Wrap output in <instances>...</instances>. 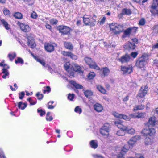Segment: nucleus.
<instances>
[{
  "instance_id": "1",
  "label": "nucleus",
  "mask_w": 158,
  "mask_h": 158,
  "mask_svg": "<svg viewBox=\"0 0 158 158\" xmlns=\"http://www.w3.org/2000/svg\"><path fill=\"white\" fill-rule=\"evenodd\" d=\"M148 59V55L147 54H143L137 60L135 64L136 66L141 69H145L146 65L147 64V61Z\"/></svg>"
},
{
  "instance_id": "2",
  "label": "nucleus",
  "mask_w": 158,
  "mask_h": 158,
  "mask_svg": "<svg viewBox=\"0 0 158 158\" xmlns=\"http://www.w3.org/2000/svg\"><path fill=\"white\" fill-rule=\"evenodd\" d=\"M110 30L114 34H119L123 31V28L122 25L116 23H112L109 24Z\"/></svg>"
},
{
  "instance_id": "3",
  "label": "nucleus",
  "mask_w": 158,
  "mask_h": 158,
  "mask_svg": "<svg viewBox=\"0 0 158 158\" xmlns=\"http://www.w3.org/2000/svg\"><path fill=\"white\" fill-rule=\"evenodd\" d=\"M113 115L116 118L122 119L127 121H129L131 118H137V113H132L129 114V117L127 116L114 112L113 113Z\"/></svg>"
},
{
  "instance_id": "4",
  "label": "nucleus",
  "mask_w": 158,
  "mask_h": 158,
  "mask_svg": "<svg viewBox=\"0 0 158 158\" xmlns=\"http://www.w3.org/2000/svg\"><path fill=\"white\" fill-rule=\"evenodd\" d=\"M96 16L94 15L93 17L85 15L83 17V22L86 25H89L91 26H94L96 23Z\"/></svg>"
},
{
  "instance_id": "5",
  "label": "nucleus",
  "mask_w": 158,
  "mask_h": 158,
  "mask_svg": "<svg viewBox=\"0 0 158 158\" xmlns=\"http://www.w3.org/2000/svg\"><path fill=\"white\" fill-rule=\"evenodd\" d=\"M110 128V125L108 123H106L101 128L100 133L104 137L107 138L109 137Z\"/></svg>"
},
{
  "instance_id": "6",
  "label": "nucleus",
  "mask_w": 158,
  "mask_h": 158,
  "mask_svg": "<svg viewBox=\"0 0 158 158\" xmlns=\"http://www.w3.org/2000/svg\"><path fill=\"white\" fill-rule=\"evenodd\" d=\"M85 60L86 63L89 66L90 68L97 70L100 69L99 67L96 64L95 62L92 61L91 58L88 57H85Z\"/></svg>"
},
{
  "instance_id": "7",
  "label": "nucleus",
  "mask_w": 158,
  "mask_h": 158,
  "mask_svg": "<svg viewBox=\"0 0 158 158\" xmlns=\"http://www.w3.org/2000/svg\"><path fill=\"white\" fill-rule=\"evenodd\" d=\"M141 138V136L139 135L133 136L130 138L127 143L130 147H133L136 143Z\"/></svg>"
},
{
  "instance_id": "8",
  "label": "nucleus",
  "mask_w": 158,
  "mask_h": 158,
  "mask_svg": "<svg viewBox=\"0 0 158 158\" xmlns=\"http://www.w3.org/2000/svg\"><path fill=\"white\" fill-rule=\"evenodd\" d=\"M141 133L144 136H152L154 135L156 133V131L153 128L144 129L142 131Z\"/></svg>"
},
{
  "instance_id": "9",
  "label": "nucleus",
  "mask_w": 158,
  "mask_h": 158,
  "mask_svg": "<svg viewBox=\"0 0 158 158\" xmlns=\"http://www.w3.org/2000/svg\"><path fill=\"white\" fill-rule=\"evenodd\" d=\"M148 91V87L145 86H142L139 91L138 98L139 99L144 97Z\"/></svg>"
},
{
  "instance_id": "10",
  "label": "nucleus",
  "mask_w": 158,
  "mask_h": 158,
  "mask_svg": "<svg viewBox=\"0 0 158 158\" xmlns=\"http://www.w3.org/2000/svg\"><path fill=\"white\" fill-rule=\"evenodd\" d=\"M148 91V87L145 86H142L139 91L138 98L139 99L144 97Z\"/></svg>"
},
{
  "instance_id": "11",
  "label": "nucleus",
  "mask_w": 158,
  "mask_h": 158,
  "mask_svg": "<svg viewBox=\"0 0 158 158\" xmlns=\"http://www.w3.org/2000/svg\"><path fill=\"white\" fill-rule=\"evenodd\" d=\"M121 70L123 73L129 74L133 72V68L131 66H121Z\"/></svg>"
},
{
  "instance_id": "12",
  "label": "nucleus",
  "mask_w": 158,
  "mask_h": 158,
  "mask_svg": "<svg viewBox=\"0 0 158 158\" xmlns=\"http://www.w3.org/2000/svg\"><path fill=\"white\" fill-rule=\"evenodd\" d=\"M57 29L60 32L65 34L68 33L70 31L69 27L64 26H60L57 27Z\"/></svg>"
},
{
  "instance_id": "13",
  "label": "nucleus",
  "mask_w": 158,
  "mask_h": 158,
  "mask_svg": "<svg viewBox=\"0 0 158 158\" xmlns=\"http://www.w3.org/2000/svg\"><path fill=\"white\" fill-rule=\"evenodd\" d=\"M56 45L55 44H47L45 45V50L48 52H51L54 49V47Z\"/></svg>"
},
{
  "instance_id": "14",
  "label": "nucleus",
  "mask_w": 158,
  "mask_h": 158,
  "mask_svg": "<svg viewBox=\"0 0 158 158\" xmlns=\"http://www.w3.org/2000/svg\"><path fill=\"white\" fill-rule=\"evenodd\" d=\"M135 28L133 27L128 28L124 31V34L123 35L122 37L125 38L129 36L132 31L135 30Z\"/></svg>"
},
{
  "instance_id": "15",
  "label": "nucleus",
  "mask_w": 158,
  "mask_h": 158,
  "mask_svg": "<svg viewBox=\"0 0 158 158\" xmlns=\"http://www.w3.org/2000/svg\"><path fill=\"white\" fill-rule=\"evenodd\" d=\"M20 28L23 32H28L31 30V28L28 25H26L23 23H20L19 24Z\"/></svg>"
},
{
  "instance_id": "16",
  "label": "nucleus",
  "mask_w": 158,
  "mask_h": 158,
  "mask_svg": "<svg viewBox=\"0 0 158 158\" xmlns=\"http://www.w3.org/2000/svg\"><path fill=\"white\" fill-rule=\"evenodd\" d=\"M144 142L145 145L147 146L152 145L154 143V141L153 138L147 137L144 139Z\"/></svg>"
},
{
  "instance_id": "17",
  "label": "nucleus",
  "mask_w": 158,
  "mask_h": 158,
  "mask_svg": "<svg viewBox=\"0 0 158 158\" xmlns=\"http://www.w3.org/2000/svg\"><path fill=\"white\" fill-rule=\"evenodd\" d=\"M28 46L31 48H34L36 46V44L35 43L34 40L33 38H30L28 37Z\"/></svg>"
},
{
  "instance_id": "18",
  "label": "nucleus",
  "mask_w": 158,
  "mask_h": 158,
  "mask_svg": "<svg viewBox=\"0 0 158 158\" xmlns=\"http://www.w3.org/2000/svg\"><path fill=\"white\" fill-rule=\"evenodd\" d=\"M94 110L98 112H101L103 110L102 106L99 103H96L94 105Z\"/></svg>"
},
{
  "instance_id": "19",
  "label": "nucleus",
  "mask_w": 158,
  "mask_h": 158,
  "mask_svg": "<svg viewBox=\"0 0 158 158\" xmlns=\"http://www.w3.org/2000/svg\"><path fill=\"white\" fill-rule=\"evenodd\" d=\"M156 122V119L155 117H151L149 118L148 123V125L154 126Z\"/></svg>"
},
{
  "instance_id": "20",
  "label": "nucleus",
  "mask_w": 158,
  "mask_h": 158,
  "mask_svg": "<svg viewBox=\"0 0 158 158\" xmlns=\"http://www.w3.org/2000/svg\"><path fill=\"white\" fill-rule=\"evenodd\" d=\"M130 59L129 56L126 55L123 56L120 58L119 59V61L122 63L127 62Z\"/></svg>"
},
{
  "instance_id": "21",
  "label": "nucleus",
  "mask_w": 158,
  "mask_h": 158,
  "mask_svg": "<svg viewBox=\"0 0 158 158\" xmlns=\"http://www.w3.org/2000/svg\"><path fill=\"white\" fill-rule=\"evenodd\" d=\"M135 45L134 43L129 42L124 46V48L128 50L134 49L135 48Z\"/></svg>"
},
{
  "instance_id": "22",
  "label": "nucleus",
  "mask_w": 158,
  "mask_h": 158,
  "mask_svg": "<svg viewBox=\"0 0 158 158\" xmlns=\"http://www.w3.org/2000/svg\"><path fill=\"white\" fill-rule=\"evenodd\" d=\"M68 81H69L71 84L76 89H81L83 88V87L81 85L77 84L73 80L69 81L68 80Z\"/></svg>"
},
{
  "instance_id": "23",
  "label": "nucleus",
  "mask_w": 158,
  "mask_h": 158,
  "mask_svg": "<svg viewBox=\"0 0 158 158\" xmlns=\"http://www.w3.org/2000/svg\"><path fill=\"white\" fill-rule=\"evenodd\" d=\"M158 6V1L157 0H153V3L152 6V10H150L153 11L154 12H156L157 10H156Z\"/></svg>"
},
{
  "instance_id": "24",
  "label": "nucleus",
  "mask_w": 158,
  "mask_h": 158,
  "mask_svg": "<svg viewBox=\"0 0 158 158\" xmlns=\"http://www.w3.org/2000/svg\"><path fill=\"white\" fill-rule=\"evenodd\" d=\"M114 123L116 126L120 129L126 130V126L123 125L121 121H116L114 122Z\"/></svg>"
},
{
  "instance_id": "25",
  "label": "nucleus",
  "mask_w": 158,
  "mask_h": 158,
  "mask_svg": "<svg viewBox=\"0 0 158 158\" xmlns=\"http://www.w3.org/2000/svg\"><path fill=\"white\" fill-rule=\"evenodd\" d=\"M2 73L3 75L2 76V77L3 79H6L9 77V73L7 69L4 68L2 69Z\"/></svg>"
},
{
  "instance_id": "26",
  "label": "nucleus",
  "mask_w": 158,
  "mask_h": 158,
  "mask_svg": "<svg viewBox=\"0 0 158 158\" xmlns=\"http://www.w3.org/2000/svg\"><path fill=\"white\" fill-rule=\"evenodd\" d=\"M126 130H124L128 134L131 135H133L135 133V130L132 128H130L126 126Z\"/></svg>"
},
{
  "instance_id": "27",
  "label": "nucleus",
  "mask_w": 158,
  "mask_h": 158,
  "mask_svg": "<svg viewBox=\"0 0 158 158\" xmlns=\"http://www.w3.org/2000/svg\"><path fill=\"white\" fill-rule=\"evenodd\" d=\"M90 146L94 149L96 148L98 145V142L96 140H92L90 142Z\"/></svg>"
},
{
  "instance_id": "28",
  "label": "nucleus",
  "mask_w": 158,
  "mask_h": 158,
  "mask_svg": "<svg viewBox=\"0 0 158 158\" xmlns=\"http://www.w3.org/2000/svg\"><path fill=\"white\" fill-rule=\"evenodd\" d=\"M145 108V106L143 105H136L134 107L133 111L134 112L138 110H141Z\"/></svg>"
},
{
  "instance_id": "29",
  "label": "nucleus",
  "mask_w": 158,
  "mask_h": 158,
  "mask_svg": "<svg viewBox=\"0 0 158 158\" xmlns=\"http://www.w3.org/2000/svg\"><path fill=\"white\" fill-rule=\"evenodd\" d=\"M65 48L69 50H72L73 48V46L72 44L69 42H65L64 43Z\"/></svg>"
},
{
  "instance_id": "30",
  "label": "nucleus",
  "mask_w": 158,
  "mask_h": 158,
  "mask_svg": "<svg viewBox=\"0 0 158 158\" xmlns=\"http://www.w3.org/2000/svg\"><path fill=\"white\" fill-rule=\"evenodd\" d=\"M103 74L104 76L108 75L110 73V70L107 67L103 68L102 69Z\"/></svg>"
},
{
  "instance_id": "31",
  "label": "nucleus",
  "mask_w": 158,
  "mask_h": 158,
  "mask_svg": "<svg viewBox=\"0 0 158 158\" xmlns=\"http://www.w3.org/2000/svg\"><path fill=\"white\" fill-rule=\"evenodd\" d=\"M97 88L98 90L101 92V93L105 94L106 93V89L102 86L100 85H97Z\"/></svg>"
},
{
  "instance_id": "32",
  "label": "nucleus",
  "mask_w": 158,
  "mask_h": 158,
  "mask_svg": "<svg viewBox=\"0 0 158 158\" xmlns=\"http://www.w3.org/2000/svg\"><path fill=\"white\" fill-rule=\"evenodd\" d=\"M1 21L6 29L8 30L10 29V26L7 22L3 19L1 20Z\"/></svg>"
},
{
  "instance_id": "33",
  "label": "nucleus",
  "mask_w": 158,
  "mask_h": 158,
  "mask_svg": "<svg viewBox=\"0 0 158 158\" xmlns=\"http://www.w3.org/2000/svg\"><path fill=\"white\" fill-rule=\"evenodd\" d=\"M27 106V105L25 103H23L20 102L19 103L18 106L19 108L24 110Z\"/></svg>"
},
{
  "instance_id": "34",
  "label": "nucleus",
  "mask_w": 158,
  "mask_h": 158,
  "mask_svg": "<svg viewBox=\"0 0 158 158\" xmlns=\"http://www.w3.org/2000/svg\"><path fill=\"white\" fill-rule=\"evenodd\" d=\"M16 54L15 53L13 52L12 53H9L8 55V57L9 58L10 60L12 61L14 58L16 56Z\"/></svg>"
},
{
  "instance_id": "35",
  "label": "nucleus",
  "mask_w": 158,
  "mask_h": 158,
  "mask_svg": "<svg viewBox=\"0 0 158 158\" xmlns=\"http://www.w3.org/2000/svg\"><path fill=\"white\" fill-rule=\"evenodd\" d=\"M146 116V114L145 112H140L137 113V118H143Z\"/></svg>"
},
{
  "instance_id": "36",
  "label": "nucleus",
  "mask_w": 158,
  "mask_h": 158,
  "mask_svg": "<svg viewBox=\"0 0 158 158\" xmlns=\"http://www.w3.org/2000/svg\"><path fill=\"white\" fill-rule=\"evenodd\" d=\"M74 71L78 72L79 73H82V71L81 69V68L79 66L76 64L74 65Z\"/></svg>"
},
{
  "instance_id": "37",
  "label": "nucleus",
  "mask_w": 158,
  "mask_h": 158,
  "mask_svg": "<svg viewBox=\"0 0 158 158\" xmlns=\"http://www.w3.org/2000/svg\"><path fill=\"white\" fill-rule=\"evenodd\" d=\"M84 93L85 96L88 98H89L93 95L92 92L89 90L85 91Z\"/></svg>"
},
{
  "instance_id": "38",
  "label": "nucleus",
  "mask_w": 158,
  "mask_h": 158,
  "mask_svg": "<svg viewBox=\"0 0 158 158\" xmlns=\"http://www.w3.org/2000/svg\"><path fill=\"white\" fill-rule=\"evenodd\" d=\"M125 130L123 129H120L116 133L117 135L118 136H123L125 135Z\"/></svg>"
},
{
  "instance_id": "39",
  "label": "nucleus",
  "mask_w": 158,
  "mask_h": 158,
  "mask_svg": "<svg viewBox=\"0 0 158 158\" xmlns=\"http://www.w3.org/2000/svg\"><path fill=\"white\" fill-rule=\"evenodd\" d=\"M122 13L123 14H126L127 15H129L131 13V10L127 9H123L122 11Z\"/></svg>"
},
{
  "instance_id": "40",
  "label": "nucleus",
  "mask_w": 158,
  "mask_h": 158,
  "mask_svg": "<svg viewBox=\"0 0 158 158\" xmlns=\"http://www.w3.org/2000/svg\"><path fill=\"white\" fill-rule=\"evenodd\" d=\"M130 146L126 145L124 146L122 149V151L124 152H126L130 148Z\"/></svg>"
},
{
  "instance_id": "41",
  "label": "nucleus",
  "mask_w": 158,
  "mask_h": 158,
  "mask_svg": "<svg viewBox=\"0 0 158 158\" xmlns=\"http://www.w3.org/2000/svg\"><path fill=\"white\" fill-rule=\"evenodd\" d=\"M14 16L15 18L19 19H21L22 18V14L19 12H17L15 13L14 15Z\"/></svg>"
},
{
  "instance_id": "42",
  "label": "nucleus",
  "mask_w": 158,
  "mask_h": 158,
  "mask_svg": "<svg viewBox=\"0 0 158 158\" xmlns=\"http://www.w3.org/2000/svg\"><path fill=\"white\" fill-rule=\"evenodd\" d=\"M35 59L38 62H39L43 66H44L45 63L44 60L37 58H35Z\"/></svg>"
},
{
  "instance_id": "43",
  "label": "nucleus",
  "mask_w": 158,
  "mask_h": 158,
  "mask_svg": "<svg viewBox=\"0 0 158 158\" xmlns=\"http://www.w3.org/2000/svg\"><path fill=\"white\" fill-rule=\"evenodd\" d=\"M15 62L16 64L21 63L22 64L24 63V61L22 58L18 57L17 58V59L15 60Z\"/></svg>"
},
{
  "instance_id": "44",
  "label": "nucleus",
  "mask_w": 158,
  "mask_h": 158,
  "mask_svg": "<svg viewBox=\"0 0 158 158\" xmlns=\"http://www.w3.org/2000/svg\"><path fill=\"white\" fill-rule=\"evenodd\" d=\"M61 53L64 56L70 57L71 56V52H69L62 51L61 52Z\"/></svg>"
},
{
  "instance_id": "45",
  "label": "nucleus",
  "mask_w": 158,
  "mask_h": 158,
  "mask_svg": "<svg viewBox=\"0 0 158 158\" xmlns=\"http://www.w3.org/2000/svg\"><path fill=\"white\" fill-rule=\"evenodd\" d=\"M75 111L79 114H80L82 112V110L81 108L78 106L76 107L74 109Z\"/></svg>"
},
{
  "instance_id": "46",
  "label": "nucleus",
  "mask_w": 158,
  "mask_h": 158,
  "mask_svg": "<svg viewBox=\"0 0 158 158\" xmlns=\"http://www.w3.org/2000/svg\"><path fill=\"white\" fill-rule=\"evenodd\" d=\"M95 76V74L94 72H91L88 75V77L90 79H93Z\"/></svg>"
},
{
  "instance_id": "47",
  "label": "nucleus",
  "mask_w": 158,
  "mask_h": 158,
  "mask_svg": "<svg viewBox=\"0 0 158 158\" xmlns=\"http://www.w3.org/2000/svg\"><path fill=\"white\" fill-rule=\"evenodd\" d=\"M37 112L39 113L40 115L42 116L45 114V112L42 109H38L37 110Z\"/></svg>"
},
{
  "instance_id": "48",
  "label": "nucleus",
  "mask_w": 158,
  "mask_h": 158,
  "mask_svg": "<svg viewBox=\"0 0 158 158\" xmlns=\"http://www.w3.org/2000/svg\"><path fill=\"white\" fill-rule=\"evenodd\" d=\"M38 17L36 13L34 11L31 12V17L34 19H36Z\"/></svg>"
},
{
  "instance_id": "49",
  "label": "nucleus",
  "mask_w": 158,
  "mask_h": 158,
  "mask_svg": "<svg viewBox=\"0 0 158 158\" xmlns=\"http://www.w3.org/2000/svg\"><path fill=\"white\" fill-rule=\"evenodd\" d=\"M153 32L158 34V25H156L153 27Z\"/></svg>"
},
{
  "instance_id": "50",
  "label": "nucleus",
  "mask_w": 158,
  "mask_h": 158,
  "mask_svg": "<svg viewBox=\"0 0 158 158\" xmlns=\"http://www.w3.org/2000/svg\"><path fill=\"white\" fill-rule=\"evenodd\" d=\"M68 99L70 101H73L74 98V94H69L68 97Z\"/></svg>"
},
{
  "instance_id": "51",
  "label": "nucleus",
  "mask_w": 158,
  "mask_h": 158,
  "mask_svg": "<svg viewBox=\"0 0 158 158\" xmlns=\"http://www.w3.org/2000/svg\"><path fill=\"white\" fill-rule=\"evenodd\" d=\"M145 21L144 19H141L139 21V24L140 25H143L145 24Z\"/></svg>"
},
{
  "instance_id": "52",
  "label": "nucleus",
  "mask_w": 158,
  "mask_h": 158,
  "mask_svg": "<svg viewBox=\"0 0 158 158\" xmlns=\"http://www.w3.org/2000/svg\"><path fill=\"white\" fill-rule=\"evenodd\" d=\"M50 22L52 24H56L58 22V21L55 19H53L50 20Z\"/></svg>"
},
{
  "instance_id": "53",
  "label": "nucleus",
  "mask_w": 158,
  "mask_h": 158,
  "mask_svg": "<svg viewBox=\"0 0 158 158\" xmlns=\"http://www.w3.org/2000/svg\"><path fill=\"white\" fill-rule=\"evenodd\" d=\"M27 100L29 101L31 105H35L36 103V101H33L30 98H28Z\"/></svg>"
},
{
  "instance_id": "54",
  "label": "nucleus",
  "mask_w": 158,
  "mask_h": 158,
  "mask_svg": "<svg viewBox=\"0 0 158 158\" xmlns=\"http://www.w3.org/2000/svg\"><path fill=\"white\" fill-rule=\"evenodd\" d=\"M19 98L20 99H22L24 97L25 95V93L23 92H22L19 94Z\"/></svg>"
},
{
  "instance_id": "55",
  "label": "nucleus",
  "mask_w": 158,
  "mask_h": 158,
  "mask_svg": "<svg viewBox=\"0 0 158 158\" xmlns=\"http://www.w3.org/2000/svg\"><path fill=\"white\" fill-rule=\"evenodd\" d=\"M36 95L38 97V98L39 100L42 99L43 97V96L42 94H40L39 93H38L36 94Z\"/></svg>"
},
{
  "instance_id": "56",
  "label": "nucleus",
  "mask_w": 158,
  "mask_h": 158,
  "mask_svg": "<svg viewBox=\"0 0 158 158\" xmlns=\"http://www.w3.org/2000/svg\"><path fill=\"white\" fill-rule=\"evenodd\" d=\"M70 64L69 62L66 63L64 65V67L66 70H67L69 68Z\"/></svg>"
},
{
  "instance_id": "57",
  "label": "nucleus",
  "mask_w": 158,
  "mask_h": 158,
  "mask_svg": "<svg viewBox=\"0 0 158 158\" xmlns=\"http://www.w3.org/2000/svg\"><path fill=\"white\" fill-rule=\"evenodd\" d=\"M138 54V53L137 52H132L131 53V55L132 57L134 58H135L137 56Z\"/></svg>"
},
{
  "instance_id": "58",
  "label": "nucleus",
  "mask_w": 158,
  "mask_h": 158,
  "mask_svg": "<svg viewBox=\"0 0 158 158\" xmlns=\"http://www.w3.org/2000/svg\"><path fill=\"white\" fill-rule=\"evenodd\" d=\"M0 158H6L2 150H0Z\"/></svg>"
},
{
  "instance_id": "59",
  "label": "nucleus",
  "mask_w": 158,
  "mask_h": 158,
  "mask_svg": "<svg viewBox=\"0 0 158 158\" xmlns=\"http://www.w3.org/2000/svg\"><path fill=\"white\" fill-rule=\"evenodd\" d=\"M70 57L73 60H76L77 59V57L76 56L73 55V54H72V53L71 54V56H70Z\"/></svg>"
},
{
  "instance_id": "60",
  "label": "nucleus",
  "mask_w": 158,
  "mask_h": 158,
  "mask_svg": "<svg viewBox=\"0 0 158 158\" xmlns=\"http://www.w3.org/2000/svg\"><path fill=\"white\" fill-rule=\"evenodd\" d=\"M46 89L45 90H44L43 91V93H45L47 91L49 92L50 91L51 89L49 86H47L46 87Z\"/></svg>"
},
{
  "instance_id": "61",
  "label": "nucleus",
  "mask_w": 158,
  "mask_h": 158,
  "mask_svg": "<svg viewBox=\"0 0 158 158\" xmlns=\"http://www.w3.org/2000/svg\"><path fill=\"white\" fill-rule=\"evenodd\" d=\"M133 1L137 2H142V3L145 2L147 1V0H132Z\"/></svg>"
},
{
  "instance_id": "62",
  "label": "nucleus",
  "mask_w": 158,
  "mask_h": 158,
  "mask_svg": "<svg viewBox=\"0 0 158 158\" xmlns=\"http://www.w3.org/2000/svg\"><path fill=\"white\" fill-rule=\"evenodd\" d=\"M106 18L105 17H103L102 19L100 21V24H103L106 20Z\"/></svg>"
},
{
  "instance_id": "63",
  "label": "nucleus",
  "mask_w": 158,
  "mask_h": 158,
  "mask_svg": "<svg viewBox=\"0 0 158 158\" xmlns=\"http://www.w3.org/2000/svg\"><path fill=\"white\" fill-rule=\"evenodd\" d=\"M53 119L52 117L51 116H46V119L48 121H51Z\"/></svg>"
},
{
  "instance_id": "64",
  "label": "nucleus",
  "mask_w": 158,
  "mask_h": 158,
  "mask_svg": "<svg viewBox=\"0 0 158 158\" xmlns=\"http://www.w3.org/2000/svg\"><path fill=\"white\" fill-rule=\"evenodd\" d=\"M3 13L6 15L9 14L10 11L8 10L5 9L3 11Z\"/></svg>"
}]
</instances>
